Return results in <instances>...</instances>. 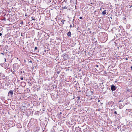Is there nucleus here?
Segmentation results:
<instances>
[{
  "instance_id": "nucleus-1",
  "label": "nucleus",
  "mask_w": 132,
  "mask_h": 132,
  "mask_svg": "<svg viewBox=\"0 0 132 132\" xmlns=\"http://www.w3.org/2000/svg\"><path fill=\"white\" fill-rule=\"evenodd\" d=\"M19 67V66L17 63H14L13 65V69L14 71L17 70Z\"/></svg>"
},
{
  "instance_id": "nucleus-2",
  "label": "nucleus",
  "mask_w": 132,
  "mask_h": 132,
  "mask_svg": "<svg viewBox=\"0 0 132 132\" xmlns=\"http://www.w3.org/2000/svg\"><path fill=\"white\" fill-rule=\"evenodd\" d=\"M111 89L112 91H114L116 89V87L113 84L111 86Z\"/></svg>"
},
{
  "instance_id": "nucleus-3",
  "label": "nucleus",
  "mask_w": 132,
  "mask_h": 132,
  "mask_svg": "<svg viewBox=\"0 0 132 132\" xmlns=\"http://www.w3.org/2000/svg\"><path fill=\"white\" fill-rule=\"evenodd\" d=\"M67 55L66 54H64L62 55V56L64 60L67 59Z\"/></svg>"
},
{
  "instance_id": "nucleus-4",
  "label": "nucleus",
  "mask_w": 132,
  "mask_h": 132,
  "mask_svg": "<svg viewBox=\"0 0 132 132\" xmlns=\"http://www.w3.org/2000/svg\"><path fill=\"white\" fill-rule=\"evenodd\" d=\"M8 96L10 95H11V96L12 97V95L13 94V90H10L8 93Z\"/></svg>"
},
{
  "instance_id": "nucleus-5",
  "label": "nucleus",
  "mask_w": 132,
  "mask_h": 132,
  "mask_svg": "<svg viewBox=\"0 0 132 132\" xmlns=\"http://www.w3.org/2000/svg\"><path fill=\"white\" fill-rule=\"evenodd\" d=\"M106 13V10H104L102 12V15L103 16L105 15Z\"/></svg>"
},
{
  "instance_id": "nucleus-6",
  "label": "nucleus",
  "mask_w": 132,
  "mask_h": 132,
  "mask_svg": "<svg viewBox=\"0 0 132 132\" xmlns=\"http://www.w3.org/2000/svg\"><path fill=\"white\" fill-rule=\"evenodd\" d=\"M67 35L68 36L70 37L71 36V32H70L69 31L68 32L67 34Z\"/></svg>"
},
{
  "instance_id": "nucleus-7",
  "label": "nucleus",
  "mask_w": 132,
  "mask_h": 132,
  "mask_svg": "<svg viewBox=\"0 0 132 132\" xmlns=\"http://www.w3.org/2000/svg\"><path fill=\"white\" fill-rule=\"evenodd\" d=\"M130 27V25L129 24H127L126 25L127 28L128 29H129Z\"/></svg>"
},
{
  "instance_id": "nucleus-8",
  "label": "nucleus",
  "mask_w": 132,
  "mask_h": 132,
  "mask_svg": "<svg viewBox=\"0 0 132 132\" xmlns=\"http://www.w3.org/2000/svg\"><path fill=\"white\" fill-rule=\"evenodd\" d=\"M21 84L23 85L24 86H25L26 85V83L24 82H21Z\"/></svg>"
},
{
  "instance_id": "nucleus-9",
  "label": "nucleus",
  "mask_w": 132,
  "mask_h": 132,
  "mask_svg": "<svg viewBox=\"0 0 132 132\" xmlns=\"http://www.w3.org/2000/svg\"><path fill=\"white\" fill-rule=\"evenodd\" d=\"M44 36H46L47 38V39H48L49 37H50V36L48 35L47 34L46 35L45 34V35H44Z\"/></svg>"
},
{
  "instance_id": "nucleus-10",
  "label": "nucleus",
  "mask_w": 132,
  "mask_h": 132,
  "mask_svg": "<svg viewBox=\"0 0 132 132\" xmlns=\"http://www.w3.org/2000/svg\"><path fill=\"white\" fill-rule=\"evenodd\" d=\"M96 12H97V11H95L94 12V14L95 15L97 16L98 15V14L97 13H96Z\"/></svg>"
},
{
  "instance_id": "nucleus-11",
  "label": "nucleus",
  "mask_w": 132,
  "mask_h": 132,
  "mask_svg": "<svg viewBox=\"0 0 132 132\" xmlns=\"http://www.w3.org/2000/svg\"><path fill=\"white\" fill-rule=\"evenodd\" d=\"M61 71L60 70H58L56 72L58 74H59L60 72H61Z\"/></svg>"
},
{
  "instance_id": "nucleus-12",
  "label": "nucleus",
  "mask_w": 132,
  "mask_h": 132,
  "mask_svg": "<svg viewBox=\"0 0 132 132\" xmlns=\"http://www.w3.org/2000/svg\"><path fill=\"white\" fill-rule=\"evenodd\" d=\"M131 111V109H126V112H129Z\"/></svg>"
},
{
  "instance_id": "nucleus-13",
  "label": "nucleus",
  "mask_w": 132,
  "mask_h": 132,
  "mask_svg": "<svg viewBox=\"0 0 132 132\" xmlns=\"http://www.w3.org/2000/svg\"><path fill=\"white\" fill-rule=\"evenodd\" d=\"M65 21V20H61V22H62V24H64V22Z\"/></svg>"
},
{
  "instance_id": "nucleus-14",
  "label": "nucleus",
  "mask_w": 132,
  "mask_h": 132,
  "mask_svg": "<svg viewBox=\"0 0 132 132\" xmlns=\"http://www.w3.org/2000/svg\"><path fill=\"white\" fill-rule=\"evenodd\" d=\"M130 90L129 89H127V92H130Z\"/></svg>"
},
{
  "instance_id": "nucleus-15",
  "label": "nucleus",
  "mask_w": 132,
  "mask_h": 132,
  "mask_svg": "<svg viewBox=\"0 0 132 132\" xmlns=\"http://www.w3.org/2000/svg\"><path fill=\"white\" fill-rule=\"evenodd\" d=\"M59 132H65V131L64 130H63V129L62 130H60Z\"/></svg>"
},
{
  "instance_id": "nucleus-16",
  "label": "nucleus",
  "mask_w": 132,
  "mask_h": 132,
  "mask_svg": "<svg viewBox=\"0 0 132 132\" xmlns=\"http://www.w3.org/2000/svg\"><path fill=\"white\" fill-rule=\"evenodd\" d=\"M77 99L79 100L80 98V96H78L77 97Z\"/></svg>"
},
{
  "instance_id": "nucleus-17",
  "label": "nucleus",
  "mask_w": 132,
  "mask_h": 132,
  "mask_svg": "<svg viewBox=\"0 0 132 132\" xmlns=\"http://www.w3.org/2000/svg\"><path fill=\"white\" fill-rule=\"evenodd\" d=\"M63 9H67V7H66V6H65L63 7Z\"/></svg>"
},
{
  "instance_id": "nucleus-18",
  "label": "nucleus",
  "mask_w": 132,
  "mask_h": 132,
  "mask_svg": "<svg viewBox=\"0 0 132 132\" xmlns=\"http://www.w3.org/2000/svg\"><path fill=\"white\" fill-rule=\"evenodd\" d=\"M35 50H36L37 49V47H35Z\"/></svg>"
},
{
  "instance_id": "nucleus-19",
  "label": "nucleus",
  "mask_w": 132,
  "mask_h": 132,
  "mask_svg": "<svg viewBox=\"0 0 132 132\" xmlns=\"http://www.w3.org/2000/svg\"><path fill=\"white\" fill-rule=\"evenodd\" d=\"M31 19H32V20H35V19L34 18H33V17H31Z\"/></svg>"
},
{
  "instance_id": "nucleus-20",
  "label": "nucleus",
  "mask_w": 132,
  "mask_h": 132,
  "mask_svg": "<svg viewBox=\"0 0 132 132\" xmlns=\"http://www.w3.org/2000/svg\"><path fill=\"white\" fill-rule=\"evenodd\" d=\"M123 100H121L119 101V102H123Z\"/></svg>"
},
{
  "instance_id": "nucleus-21",
  "label": "nucleus",
  "mask_w": 132,
  "mask_h": 132,
  "mask_svg": "<svg viewBox=\"0 0 132 132\" xmlns=\"http://www.w3.org/2000/svg\"><path fill=\"white\" fill-rule=\"evenodd\" d=\"M93 91H91L90 92V93H91V94H90L91 95L92 93H93Z\"/></svg>"
},
{
  "instance_id": "nucleus-22",
  "label": "nucleus",
  "mask_w": 132,
  "mask_h": 132,
  "mask_svg": "<svg viewBox=\"0 0 132 132\" xmlns=\"http://www.w3.org/2000/svg\"><path fill=\"white\" fill-rule=\"evenodd\" d=\"M114 113L116 114H117V112L116 111H115L114 112Z\"/></svg>"
},
{
  "instance_id": "nucleus-23",
  "label": "nucleus",
  "mask_w": 132,
  "mask_h": 132,
  "mask_svg": "<svg viewBox=\"0 0 132 132\" xmlns=\"http://www.w3.org/2000/svg\"><path fill=\"white\" fill-rule=\"evenodd\" d=\"M20 79L21 80H23V77H21L20 78Z\"/></svg>"
},
{
  "instance_id": "nucleus-24",
  "label": "nucleus",
  "mask_w": 132,
  "mask_h": 132,
  "mask_svg": "<svg viewBox=\"0 0 132 132\" xmlns=\"http://www.w3.org/2000/svg\"><path fill=\"white\" fill-rule=\"evenodd\" d=\"M9 40L10 41H11V38H9Z\"/></svg>"
},
{
  "instance_id": "nucleus-25",
  "label": "nucleus",
  "mask_w": 132,
  "mask_h": 132,
  "mask_svg": "<svg viewBox=\"0 0 132 132\" xmlns=\"http://www.w3.org/2000/svg\"><path fill=\"white\" fill-rule=\"evenodd\" d=\"M23 23V21H21V22H20V24H22Z\"/></svg>"
},
{
  "instance_id": "nucleus-26",
  "label": "nucleus",
  "mask_w": 132,
  "mask_h": 132,
  "mask_svg": "<svg viewBox=\"0 0 132 132\" xmlns=\"http://www.w3.org/2000/svg\"><path fill=\"white\" fill-rule=\"evenodd\" d=\"M34 2H33V0H32V1H31V3H33Z\"/></svg>"
},
{
  "instance_id": "nucleus-27",
  "label": "nucleus",
  "mask_w": 132,
  "mask_h": 132,
  "mask_svg": "<svg viewBox=\"0 0 132 132\" xmlns=\"http://www.w3.org/2000/svg\"><path fill=\"white\" fill-rule=\"evenodd\" d=\"M79 19H82V17L81 16H80L79 17Z\"/></svg>"
},
{
  "instance_id": "nucleus-28",
  "label": "nucleus",
  "mask_w": 132,
  "mask_h": 132,
  "mask_svg": "<svg viewBox=\"0 0 132 132\" xmlns=\"http://www.w3.org/2000/svg\"><path fill=\"white\" fill-rule=\"evenodd\" d=\"M95 43H96V44L97 43V41H96L95 42Z\"/></svg>"
},
{
  "instance_id": "nucleus-29",
  "label": "nucleus",
  "mask_w": 132,
  "mask_h": 132,
  "mask_svg": "<svg viewBox=\"0 0 132 132\" xmlns=\"http://www.w3.org/2000/svg\"><path fill=\"white\" fill-rule=\"evenodd\" d=\"M70 28H71L72 27V26L71 24H70Z\"/></svg>"
},
{
  "instance_id": "nucleus-30",
  "label": "nucleus",
  "mask_w": 132,
  "mask_h": 132,
  "mask_svg": "<svg viewBox=\"0 0 132 132\" xmlns=\"http://www.w3.org/2000/svg\"><path fill=\"white\" fill-rule=\"evenodd\" d=\"M62 114V112H60V113H59V115H60V114Z\"/></svg>"
},
{
  "instance_id": "nucleus-31",
  "label": "nucleus",
  "mask_w": 132,
  "mask_h": 132,
  "mask_svg": "<svg viewBox=\"0 0 132 132\" xmlns=\"http://www.w3.org/2000/svg\"><path fill=\"white\" fill-rule=\"evenodd\" d=\"M2 35V34L1 33H0V36H1Z\"/></svg>"
},
{
  "instance_id": "nucleus-32",
  "label": "nucleus",
  "mask_w": 132,
  "mask_h": 132,
  "mask_svg": "<svg viewBox=\"0 0 132 132\" xmlns=\"http://www.w3.org/2000/svg\"><path fill=\"white\" fill-rule=\"evenodd\" d=\"M96 67H98V65H96Z\"/></svg>"
},
{
  "instance_id": "nucleus-33",
  "label": "nucleus",
  "mask_w": 132,
  "mask_h": 132,
  "mask_svg": "<svg viewBox=\"0 0 132 132\" xmlns=\"http://www.w3.org/2000/svg\"><path fill=\"white\" fill-rule=\"evenodd\" d=\"M1 54H2V55H4V53H2Z\"/></svg>"
},
{
  "instance_id": "nucleus-34",
  "label": "nucleus",
  "mask_w": 132,
  "mask_h": 132,
  "mask_svg": "<svg viewBox=\"0 0 132 132\" xmlns=\"http://www.w3.org/2000/svg\"><path fill=\"white\" fill-rule=\"evenodd\" d=\"M100 100H98V102H100Z\"/></svg>"
},
{
  "instance_id": "nucleus-35",
  "label": "nucleus",
  "mask_w": 132,
  "mask_h": 132,
  "mask_svg": "<svg viewBox=\"0 0 132 132\" xmlns=\"http://www.w3.org/2000/svg\"><path fill=\"white\" fill-rule=\"evenodd\" d=\"M90 29H89V28L88 29V31H89V30H90Z\"/></svg>"
},
{
  "instance_id": "nucleus-36",
  "label": "nucleus",
  "mask_w": 132,
  "mask_h": 132,
  "mask_svg": "<svg viewBox=\"0 0 132 132\" xmlns=\"http://www.w3.org/2000/svg\"><path fill=\"white\" fill-rule=\"evenodd\" d=\"M32 85V84H31V83H29V85Z\"/></svg>"
},
{
  "instance_id": "nucleus-37",
  "label": "nucleus",
  "mask_w": 132,
  "mask_h": 132,
  "mask_svg": "<svg viewBox=\"0 0 132 132\" xmlns=\"http://www.w3.org/2000/svg\"><path fill=\"white\" fill-rule=\"evenodd\" d=\"M29 62L32 63V62L31 61H29Z\"/></svg>"
},
{
  "instance_id": "nucleus-38",
  "label": "nucleus",
  "mask_w": 132,
  "mask_h": 132,
  "mask_svg": "<svg viewBox=\"0 0 132 132\" xmlns=\"http://www.w3.org/2000/svg\"><path fill=\"white\" fill-rule=\"evenodd\" d=\"M5 62H6V59L5 58Z\"/></svg>"
},
{
  "instance_id": "nucleus-39",
  "label": "nucleus",
  "mask_w": 132,
  "mask_h": 132,
  "mask_svg": "<svg viewBox=\"0 0 132 132\" xmlns=\"http://www.w3.org/2000/svg\"><path fill=\"white\" fill-rule=\"evenodd\" d=\"M25 16H27V15L26 14L25 15Z\"/></svg>"
},
{
  "instance_id": "nucleus-40",
  "label": "nucleus",
  "mask_w": 132,
  "mask_h": 132,
  "mask_svg": "<svg viewBox=\"0 0 132 132\" xmlns=\"http://www.w3.org/2000/svg\"><path fill=\"white\" fill-rule=\"evenodd\" d=\"M130 68L131 69H132V66H131V67H130Z\"/></svg>"
},
{
  "instance_id": "nucleus-41",
  "label": "nucleus",
  "mask_w": 132,
  "mask_h": 132,
  "mask_svg": "<svg viewBox=\"0 0 132 132\" xmlns=\"http://www.w3.org/2000/svg\"><path fill=\"white\" fill-rule=\"evenodd\" d=\"M92 98H91L90 100H92Z\"/></svg>"
},
{
  "instance_id": "nucleus-42",
  "label": "nucleus",
  "mask_w": 132,
  "mask_h": 132,
  "mask_svg": "<svg viewBox=\"0 0 132 132\" xmlns=\"http://www.w3.org/2000/svg\"><path fill=\"white\" fill-rule=\"evenodd\" d=\"M91 32H92V31H89V32H90V33H91Z\"/></svg>"
},
{
  "instance_id": "nucleus-43",
  "label": "nucleus",
  "mask_w": 132,
  "mask_h": 132,
  "mask_svg": "<svg viewBox=\"0 0 132 132\" xmlns=\"http://www.w3.org/2000/svg\"><path fill=\"white\" fill-rule=\"evenodd\" d=\"M1 29V30H2V28H0V30Z\"/></svg>"
},
{
  "instance_id": "nucleus-44",
  "label": "nucleus",
  "mask_w": 132,
  "mask_h": 132,
  "mask_svg": "<svg viewBox=\"0 0 132 132\" xmlns=\"http://www.w3.org/2000/svg\"><path fill=\"white\" fill-rule=\"evenodd\" d=\"M17 59V60H18V58H17V59Z\"/></svg>"
},
{
  "instance_id": "nucleus-45",
  "label": "nucleus",
  "mask_w": 132,
  "mask_h": 132,
  "mask_svg": "<svg viewBox=\"0 0 132 132\" xmlns=\"http://www.w3.org/2000/svg\"><path fill=\"white\" fill-rule=\"evenodd\" d=\"M126 60H127L128 59L127 58H126Z\"/></svg>"
},
{
  "instance_id": "nucleus-46",
  "label": "nucleus",
  "mask_w": 132,
  "mask_h": 132,
  "mask_svg": "<svg viewBox=\"0 0 132 132\" xmlns=\"http://www.w3.org/2000/svg\"><path fill=\"white\" fill-rule=\"evenodd\" d=\"M9 13H11V11H9Z\"/></svg>"
},
{
  "instance_id": "nucleus-47",
  "label": "nucleus",
  "mask_w": 132,
  "mask_h": 132,
  "mask_svg": "<svg viewBox=\"0 0 132 132\" xmlns=\"http://www.w3.org/2000/svg\"><path fill=\"white\" fill-rule=\"evenodd\" d=\"M23 73H24V71H23Z\"/></svg>"
},
{
  "instance_id": "nucleus-48",
  "label": "nucleus",
  "mask_w": 132,
  "mask_h": 132,
  "mask_svg": "<svg viewBox=\"0 0 132 132\" xmlns=\"http://www.w3.org/2000/svg\"><path fill=\"white\" fill-rule=\"evenodd\" d=\"M21 73H22V71H21Z\"/></svg>"
},
{
  "instance_id": "nucleus-49",
  "label": "nucleus",
  "mask_w": 132,
  "mask_h": 132,
  "mask_svg": "<svg viewBox=\"0 0 132 132\" xmlns=\"http://www.w3.org/2000/svg\"><path fill=\"white\" fill-rule=\"evenodd\" d=\"M73 21H74V19L73 20Z\"/></svg>"
}]
</instances>
